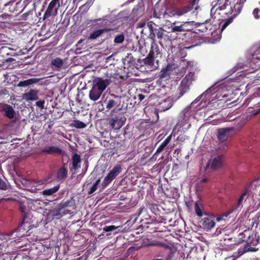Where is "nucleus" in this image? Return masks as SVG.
<instances>
[{
  "label": "nucleus",
  "instance_id": "f257e3e1",
  "mask_svg": "<svg viewBox=\"0 0 260 260\" xmlns=\"http://www.w3.org/2000/svg\"><path fill=\"white\" fill-rule=\"evenodd\" d=\"M13 234L9 233L2 236L0 238V254L9 255L10 260H17L19 258V254L16 253L17 250L24 244H20L21 241L16 239Z\"/></svg>",
  "mask_w": 260,
  "mask_h": 260
},
{
  "label": "nucleus",
  "instance_id": "f03ea898",
  "mask_svg": "<svg viewBox=\"0 0 260 260\" xmlns=\"http://www.w3.org/2000/svg\"><path fill=\"white\" fill-rule=\"evenodd\" d=\"M192 9V6H191L189 4L185 6L179 8L166 6V11L164 19L165 21L171 23L173 18L182 16Z\"/></svg>",
  "mask_w": 260,
  "mask_h": 260
},
{
  "label": "nucleus",
  "instance_id": "7ed1b4c3",
  "mask_svg": "<svg viewBox=\"0 0 260 260\" xmlns=\"http://www.w3.org/2000/svg\"><path fill=\"white\" fill-rule=\"evenodd\" d=\"M172 25L171 27V32L178 34L182 32L192 31L194 29L196 23L194 21L182 22L174 21L172 22Z\"/></svg>",
  "mask_w": 260,
  "mask_h": 260
},
{
  "label": "nucleus",
  "instance_id": "20e7f679",
  "mask_svg": "<svg viewBox=\"0 0 260 260\" xmlns=\"http://www.w3.org/2000/svg\"><path fill=\"white\" fill-rule=\"evenodd\" d=\"M123 99L121 96L116 95L114 94H111L109 96H108L104 102L106 105V108L110 110L112 108H114L113 110L114 112L115 110L120 111L122 109L124 108V106L123 103Z\"/></svg>",
  "mask_w": 260,
  "mask_h": 260
},
{
  "label": "nucleus",
  "instance_id": "39448f33",
  "mask_svg": "<svg viewBox=\"0 0 260 260\" xmlns=\"http://www.w3.org/2000/svg\"><path fill=\"white\" fill-rule=\"evenodd\" d=\"M255 238V235L252 230L248 229L238 235L235 244L238 245L245 242L246 243V245L254 246L256 244L257 242Z\"/></svg>",
  "mask_w": 260,
  "mask_h": 260
},
{
  "label": "nucleus",
  "instance_id": "423d86ee",
  "mask_svg": "<svg viewBox=\"0 0 260 260\" xmlns=\"http://www.w3.org/2000/svg\"><path fill=\"white\" fill-rule=\"evenodd\" d=\"M31 226L28 219H26V217L22 218L21 223L19 225L17 228L14 229L10 233H13V236L16 237V239H19V241L23 240L25 239H21L25 236H27V233L29 230V227Z\"/></svg>",
  "mask_w": 260,
  "mask_h": 260
},
{
  "label": "nucleus",
  "instance_id": "0eeeda50",
  "mask_svg": "<svg viewBox=\"0 0 260 260\" xmlns=\"http://www.w3.org/2000/svg\"><path fill=\"white\" fill-rule=\"evenodd\" d=\"M122 166L120 164L115 165L109 172L102 182L103 187H106L115 179L121 172Z\"/></svg>",
  "mask_w": 260,
  "mask_h": 260
},
{
  "label": "nucleus",
  "instance_id": "6e6552de",
  "mask_svg": "<svg viewBox=\"0 0 260 260\" xmlns=\"http://www.w3.org/2000/svg\"><path fill=\"white\" fill-rule=\"evenodd\" d=\"M126 121L125 117L121 113H119L114 117L108 119L110 126L114 129H119L124 124Z\"/></svg>",
  "mask_w": 260,
  "mask_h": 260
},
{
  "label": "nucleus",
  "instance_id": "1a4fd4ad",
  "mask_svg": "<svg viewBox=\"0 0 260 260\" xmlns=\"http://www.w3.org/2000/svg\"><path fill=\"white\" fill-rule=\"evenodd\" d=\"M59 0H52L49 3L46 10L43 18L44 19L49 18L51 16H56L57 15L58 9L59 7Z\"/></svg>",
  "mask_w": 260,
  "mask_h": 260
},
{
  "label": "nucleus",
  "instance_id": "9d476101",
  "mask_svg": "<svg viewBox=\"0 0 260 260\" xmlns=\"http://www.w3.org/2000/svg\"><path fill=\"white\" fill-rule=\"evenodd\" d=\"M176 67V65L174 63H168L159 72L158 75L159 79L165 81L169 80L171 79V72L175 70Z\"/></svg>",
  "mask_w": 260,
  "mask_h": 260
},
{
  "label": "nucleus",
  "instance_id": "9b49d317",
  "mask_svg": "<svg viewBox=\"0 0 260 260\" xmlns=\"http://www.w3.org/2000/svg\"><path fill=\"white\" fill-rule=\"evenodd\" d=\"M251 183L246 185L243 188L242 193L240 196L236 205V208H242L243 207V203L250 196L251 191Z\"/></svg>",
  "mask_w": 260,
  "mask_h": 260
},
{
  "label": "nucleus",
  "instance_id": "f8f14e48",
  "mask_svg": "<svg viewBox=\"0 0 260 260\" xmlns=\"http://www.w3.org/2000/svg\"><path fill=\"white\" fill-rule=\"evenodd\" d=\"M166 6L165 5H159L156 4L152 10V16L155 18L164 19Z\"/></svg>",
  "mask_w": 260,
  "mask_h": 260
},
{
  "label": "nucleus",
  "instance_id": "ddd939ff",
  "mask_svg": "<svg viewBox=\"0 0 260 260\" xmlns=\"http://www.w3.org/2000/svg\"><path fill=\"white\" fill-rule=\"evenodd\" d=\"M110 84V80L108 79H103L101 78L97 77L93 80V85L97 88L104 91L106 87Z\"/></svg>",
  "mask_w": 260,
  "mask_h": 260
},
{
  "label": "nucleus",
  "instance_id": "4468645a",
  "mask_svg": "<svg viewBox=\"0 0 260 260\" xmlns=\"http://www.w3.org/2000/svg\"><path fill=\"white\" fill-rule=\"evenodd\" d=\"M137 61L141 66H146L153 69L157 68V66H154V57L149 54L143 59H138Z\"/></svg>",
  "mask_w": 260,
  "mask_h": 260
},
{
  "label": "nucleus",
  "instance_id": "2eb2a0df",
  "mask_svg": "<svg viewBox=\"0 0 260 260\" xmlns=\"http://www.w3.org/2000/svg\"><path fill=\"white\" fill-rule=\"evenodd\" d=\"M234 130L233 127H228L219 128L217 131V138L219 141L224 142L226 141L229 137V133Z\"/></svg>",
  "mask_w": 260,
  "mask_h": 260
},
{
  "label": "nucleus",
  "instance_id": "dca6fc26",
  "mask_svg": "<svg viewBox=\"0 0 260 260\" xmlns=\"http://www.w3.org/2000/svg\"><path fill=\"white\" fill-rule=\"evenodd\" d=\"M214 218L213 217L208 215L202 219L200 222L203 228L206 230H210L213 228L215 225Z\"/></svg>",
  "mask_w": 260,
  "mask_h": 260
},
{
  "label": "nucleus",
  "instance_id": "f3484780",
  "mask_svg": "<svg viewBox=\"0 0 260 260\" xmlns=\"http://www.w3.org/2000/svg\"><path fill=\"white\" fill-rule=\"evenodd\" d=\"M22 99L26 101H36L39 99L38 91L36 89H30L28 92L23 94Z\"/></svg>",
  "mask_w": 260,
  "mask_h": 260
},
{
  "label": "nucleus",
  "instance_id": "a211bd4d",
  "mask_svg": "<svg viewBox=\"0 0 260 260\" xmlns=\"http://www.w3.org/2000/svg\"><path fill=\"white\" fill-rule=\"evenodd\" d=\"M222 162V156L218 155L215 157L213 160H210L208 162L205 169L207 170L208 168L211 166L212 169H216L221 166Z\"/></svg>",
  "mask_w": 260,
  "mask_h": 260
},
{
  "label": "nucleus",
  "instance_id": "6ab92c4d",
  "mask_svg": "<svg viewBox=\"0 0 260 260\" xmlns=\"http://www.w3.org/2000/svg\"><path fill=\"white\" fill-rule=\"evenodd\" d=\"M81 161L80 155L77 153L74 154L72 157V167L70 168V171H74V173H75V171L81 168Z\"/></svg>",
  "mask_w": 260,
  "mask_h": 260
},
{
  "label": "nucleus",
  "instance_id": "aec40b11",
  "mask_svg": "<svg viewBox=\"0 0 260 260\" xmlns=\"http://www.w3.org/2000/svg\"><path fill=\"white\" fill-rule=\"evenodd\" d=\"M190 85L181 81L180 84L178 88V93L175 95V100H178L181 98L186 92L189 90Z\"/></svg>",
  "mask_w": 260,
  "mask_h": 260
},
{
  "label": "nucleus",
  "instance_id": "412c9836",
  "mask_svg": "<svg viewBox=\"0 0 260 260\" xmlns=\"http://www.w3.org/2000/svg\"><path fill=\"white\" fill-rule=\"evenodd\" d=\"M42 153H45L47 154H59L60 155L62 153V150L56 146H45L41 150Z\"/></svg>",
  "mask_w": 260,
  "mask_h": 260
},
{
  "label": "nucleus",
  "instance_id": "4be33fe9",
  "mask_svg": "<svg viewBox=\"0 0 260 260\" xmlns=\"http://www.w3.org/2000/svg\"><path fill=\"white\" fill-rule=\"evenodd\" d=\"M114 29L110 28H104L102 29H98L93 31L88 37V39L93 40L96 39L99 37L101 36L102 34L113 30Z\"/></svg>",
  "mask_w": 260,
  "mask_h": 260
},
{
  "label": "nucleus",
  "instance_id": "5701e85b",
  "mask_svg": "<svg viewBox=\"0 0 260 260\" xmlns=\"http://www.w3.org/2000/svg\"><path fill=\"white\" fill-rule=\"evenodd\" d=\"M173 105V102L170 98H167L161 102L158 107L160 112H164L170 109Z\"/></svg>",
  "mask_w": 260,
  "mask_h": 260
},
{
  "label": "nucleus",
  "instance_id": "b1692460",
  "mask_svg": "<svg viewBox=\"0 0 260 260\" xmlns=\"http://www.w3.org/2000/svg\"><path fill=\"white\" fill-rule=\"evenodd\" d=\"M3 105L5 107L3 108L2 111L4 112V115L10 119L14 118L15 115V111L13 107L7 104H3Z\"/></svg>",
  "mask_w": 260,
  "mask_h": 260
},
{
  "label": "nucleus",
  "instance_id": "393cba45",
  "mask_svg": "<svg viewBox=\"0 0 260 260\" xmlns=\"http://www.w3.org/2000/svg\"><path fill=\"white\" fill-rule=\"evenodd\" d=\"M103 92L92 85V88L89 93V99L93 101H96L100 99Z\"/></svg>",
  "mask_w": 260,
  "mask_h": 260
},
{
  "label": "nucleus",
  "instance_id": "a878e982",
  "mask_svg": "<svg viewBox=\"0 0 260 260\" xmlns=\"http://www.w3.org/2000/svg\"><path fill=\"white\" fill-rule=\"evenodd\" d=\"M216 88L215 85H213L204 91L201 95L200 99H202V102H206L207 100H209L211 95L215 93Z\"/></svg>",
  "mask_w": 260,
  "mask_h": 260
},
{
  "label": "nucleus",
  "instance_id": "bb28decb",
  "mask_svg": "<svg viewBox=\"0 0 260 260\" xmlns=\"http://www.w3.org/2000/svg\"><path fill=\"white\" fill-rule=\"evenodd\" d=\"M210 20H206L205 22L203 23H199L196 22V24L194 26V27H199L200 28L198 29V30L201 32H206L208 29L211 30L212 29V25L211 24H208Z\"/></svg>",
  "mask_w": 260,
  "mask_h": 260
},
{
  "label": "nucleus",
  "instance_id": "cd10ccee",
  "mask_svg": "<svg viewBox=\"0 0 260 260\" xmlns=\"http://www.w3.org/2000/svg\"><path fill=\"white\" fill-rule=\"evenodd\" d=\"M14 50L10 47L5 46L0 47V57L2 59L5 58L7 56H12Z\"/></svg>",
  "mask_w": 260,
  "mask_h": 260
},
{
  "label": "nucleus",
  "instance_id": "c85d7f7f",
  "mask_svg": "<svg viewBox=\"0 0 260 260\" xmlns=\"http://www.w3.org/2000/svg\"><path fill=\"white\" fill-rule=\"evenodd\" d=\"M62 210L58 205L55 208L49 211V215L52 219H59L63 216V214L61 213Z\"/></svg>",
  "mask_w": 260,
  "mask_h": 260
},
{
  "label": "nucleus",
  "instance_id": "c756f323",
  "mask_svg": "<svg viewBox=\"0 0 260 260\" xmlns=\"http://www.w3.org/2000/svg\"><path fill=\"white\" fill-rule=\"evenodd\" d=\"M146 25L148 27L149 30V34L148 37L151 41H154L155 40V34L154 33L155 31V29H156L157 28H155L154 26H156L157 25L152 21H148Z\"/></svg>",
  "mask_w": 260,
  "mask_h": 260
},
{
  "label": "nucleus",
  "instance_id": "7c9ffc66",
  "mask_svg": "<svg viewBox=\"0 0 260 260\" xmlns=\"http://www.w3.org/2000/svg\"><path fill=\"white\" fill-rule=\"evenodd\" d=\"M40 81V79L38 78H30L26 80L22 81L19 82L18 84V86L21 87H26L34 84L37 83Z\"/></svg>",
  "mask_w": 260,
  "mask_h": 260
},
{
  "label": "nucleus",
  "instance_id": "2f4dec72",
  "mask_svg": "<svg viewBox=\"0 0 260 260\" xmlns=\"http://www.w3.org/2000/svg\"><path fill=\"white\" fill-rule=\"evenodd\" d=\"M60 188V185L57 184L54 187L44 189L41 192V194L44 196H50L57 192Z\"/></svg>",
  "mask_w": 260,
  "mask_h": 260
},
{
  "label": "nucleus",
  "instance_id": "473e14b6",
  "mask_svg": "<svg viewBox=\"0 0 260 260\" xmlns=\"http://www.w3.org/2000/svg\"><path fill=\"white\" fill-rule=\"evenodd\" d=\"M196 79L195 73L194 71L189 72L185 77L182 80V81L188 83L189 85L192 84L193 81Z\"/></svg>",
  "mask_w": 260,
  "mask_h": 260
},
{
  "label": "nucleus",
  "instance_id": "72a5a7b5",
  "mask_svg": "<svg viewBox=\"0 0 260 260\" xmlns=\"http://www.w3.org/2000/svg\"><path fill=\"white\" fill-rule=\"evenodd\" d=\"M155 41L156 40H155L154 41H151V49L149 53V54L153 56L154 57L155 55H157L160 54L158 46L156 43H155Z\"/></svg>",
  "mask_w": 260,
  "mask_h": 260
},
{
  "label": "nucleus",
  "instance_id": "f704fd0d",
  "mask_svg": "<svg viewBox=\"0 0 260 260\" xmlns=\"http://www.w3.org/2000/svg\"><path fill=\"white\" fill-rule=\"evenodd\" d=\"M194 210L196 214L200 217H201L203 215H207L206 212H203V205L199 203L198 202H196L194 204Z\"/></svg>",
  "mask_w": 260,
  "mask_h": 260
},
{
  "label": "nucleus",
  "instance_id": "c9c22d12",
  "mask_svg": "<svg viewBox=\"0 0 260 260\" xmlns=\"http://www.w3.org/2000/svg\"><path fill=\"white\" fill-rule=\"evenodd\" d=\"M68 173V171L64 167L60 168L57 173V178L58 179H64L66 178Z\"/></svg>",
  "mask_w": 260,
  "mask_h": 260
},
{
  "label": "nucleus",
  "instance_id": "e433bc0d",
  "mask_svg": "<svg viewBox=\"0 0 260 260\" xmlns=\"http://www.w3.org/2000/svg\"><path fill=\"white\" fill-rule=\"evenodd\" d=\"M11 188V185L5 178H1L0 177V189L3 190H6Z\"/></svg>",
  "mask_w": 260,
  "mask_h": 260
},
{
  "label": "nucleus",
  "instance_id": "4c0bfd02",
  "mask_svg": "<svg viewBox=\"0 0 260 260\" xmlns=\"http://www.w3.org/2000/svg\"><path fill=\"white\" fill-rule=\"evenodd\" d=\"M166 30L162 27H158L155 29L154 32L155 39L157 38L159 41H161L165 36Z\"/></svg>",
  "mask_w": 260,
  "mask_h": 260
},
{
  "label": "nucleus",
  "instance_id": "58836bf2",
  "mask_svg": "<svg viewBox=\"0 0 260 260\" xmlns=\"http://www.w3.org/2000/svg\"><path fill=\"white\" fill-rule=\"evenodd\" d=\"M71 126L77 128H83L86 126V124L80 120H75L73 121Z\"/></svg>",
  "mask_w": 260,
  "mask_h": 260
},
{
  "label": "nucleus",
  "instance_id": "ea45409f",
  "mask_svg": "<svg viewBox=\"0 0 260 260\" xmlns=\"http://www.w3.org/2000/svg\"><path fill=\"white\" fill-rule=\"evenodd\" d=\"M182 118L179 122L177 124V126H184L186 123V109H185L181 113Z\"/></svg>",
  "mask_w": 260,
  "mask_h": 260
},
{
  "label": "nucleus",
  "instance_id": "a19ab883",
  "mask_svg": "<svg viewBox=\"0 0 260 260\" xmlns=\"http://www.w3.org/2000/svg\"><path fill=\"white\" fill-rule=\"evenodd\" d=\"M11 15L7 13L2 14L0 15V23H9L11 20Z\"/></svg>",
  "mask_w": 260,
  "mask_h": 260
},
{
  "label": "nucleus",
  "instance_id": "79ce46f5",
  "mask_svg": "<svg viewBox=\"0 0 260 260\" xmlns=\"http://www.w3.org/2000/svg\"><path fill=\"white\" fill-rule=\"evenodd\" d=\"M144 6H137L136 7L133 9V13L136 16H142L143 14Z\"/></svg>",
  "mask_w": 260,
  "mask_h": 260
},
{
  "label": "nucleus",
  "instance_id": "37998d69",
  "mask_svg": "<svg viewBox=\"0 0 260 260\" xmlns=\"http://www.w3.org/2000/svg\"><path fill=\"white\" fill-rule=\"evenodd\" d=\"M51 64L57 68H60L63 64V61L61 58H56L52 60Z\"/></svg>",
  "mask_w": 260,
  "mask_h": 260
},
{
  "label": "nucleus",
  "instance_id": "c03bdc74",
  "mask_svg": "<svg viewBox=\"0 0 260 260\" xmlns=\"http://www.w3.org/2000/svg\"><path fill=\"white\" fill-rule=\"evenodd\" d=\"M73 201L72 200H68L66 202L62 201L58 204L59 207L63 210L66 207H71L72 206Z\"/></svg>",
  "mask_w": 260,
  "mask_h": 260
},
{
  "label": "nucleus",
  "instance_id": "a18cd8bd",
  "mask_svg": "<svg viewBox=\"0 0 260 260\" xmlns=\"http://www.w3.org/2000/svg\"><path fill=\"white\" fill-rule=\"evenodd\" d=\"M9 93L8 91L4 88L0 90V101H3L5 98H8Z\"/></svg>",
  "mask_w": 260,
  "mask_h": 260
},
{
  "label": "nucleus",
  "instance_id": "49530a36",
  "mask_svg": "<svg viewBox=\"0 0 260 260\" xmlns=\"http://www.w3.org/2000/svg\"><path fill=\"white\" fill-rule=\"evenodd\" d=\"M106 19H102V18H99V19H92L88 21L87 24L89 25L90 26H95L96 25H100V23H98V21H102L106 20Z\"/></svg>",
  "mask_w": 260,
  "mask_h": 260
},
{
  "label": "nucleus",
  "instance_id": "de8ad7c7",
  "mask_svg": "<svg viewBox=\"0 0 260 260\" xmlns=\"http://www.w3.org/2000/svg\"><path fill=\"white\" fill-rule=\"evenodd\" d=\"M100 182V179H98L93 184L92 186L89 189L88 191V194H91L93 193L97 189L98 186Z\"/></svg>",
  "mask_w": 260,
  "mask_h": 260
},
{
  "label": "nucleus",
  "instance_id": "09e8293b",
  "mask_svg": "<svg viewBox=\"0 0 260 260\" xmlns=\"http://www.w3.org/2000/svg\"><path fill=\"white\" fill-rule=\"evenodd\" d=\"M120 228V226H115L113 225L105 226L103 228V231L106 232H109L116 230Z\"/></svg>",
  "mask_w": 260,
  "mask_h": 260
},
{
  "label": "nucleus",
  "instance_id": "8fccbe9b",
  "mask_svg": "<svg viewBox=\"0 0 260 260\" xmlns=\"http://www.w3.org/2000/svg\"><path fill=\"white\" fill-rule=\"evenodd\" d=\"M19 210L22 214V218L26 217V219H29V214L25 212V208L23 206H20Z\"/></svg>",
  "mask_w": 260,
  "mask_h": 260
},
{
  "label": "nucleus",
  "instance_id": "3c124183",
  "mask_svg": "<svg viewBox=\"0 0 260 260\" xmlns=\"http://www.w3.org/2000/svg\"><path fill=\"white\" fill-rule=\"evenodd\" d=\"M124 37L123 34H120L116 36L114 42L116 44L122 43L124 41Z\"/></svg>",
  "mask_w": 260,
  "mask_h": 260
},
{
  "label": "nucleus",
  "instance_id": "603ef678",
  "mask_svg": "<svg viewBox=\"0 0 260 260\" xmlns=\"http://www.w3.org/2000/svg\"><path fill=\"white\" fill-rule=\"evenodd\" d=\"M167 145H168L166 143H165L164 142H163L161 144V145L157 148L156 152L153 155V157H154L156 154L161 152Z\"/></svg>",
  "mask_w": 260,
  "mask_h": 260
},
{
  "label": "nucleus",
  "instance_id": "864d4df0",
  "mask_svg": "<svg viewBox=\"0 0 260 260\" xmlns=\"http://www.w3.org/2000/svg\"><path fill=\"white\" fill-rule=\"evenodd\" d=\"M233 19L234 18L233 17H230L227 19L221 27V31H223L230 23H231L233 22Z\"/></svg>",
  "mask_w": 260,
  "mask_h": 260
},
{
  "label": "nucleus",
  "instance_id": "5fc2aeb1",
  "mask_svg": "<svg viewBox=\"0 0 260 260\" xmlns=\"http://www.w3.org/2000/svg\"><path fill=\"white\" fill-rule=\"evenodd\" d=\"M226 1H228V0H225ZM222 4V0H216L213 1L212 3V5L213 6V7L211 10V12H212L214 7L217 6V5H221Z\"/></svg>",
  "mask_w": 260,
  "mask_h": 260
},
{
  "label": "nucleus",
  "instance_id": "6e6d98bb",
  "mask_svg": "<svg viewBox=\"0 0 260 260\" xmlns=\"http://www.w3.org/2000/svg\"><path fill=\"white\" fill-rule=\"evenodd\" d=\"M36 104L37 106L40 107L41 109H43L44 108L45 101L44 100L39 101L36 103Z\"/></svg>",
  "mask_w": 260,
  "mask_h": 260
},
{
  "label": "nucleus",
  "instance_id": "4d7b16f0",
  "mask_svg": "<svg viewBox=\"0 0 260 260\" xmlns=\"http://www.w3.org/2000/svg\"><path fill=\"white\" fill-rule=\"evenodd\" d=\"M259 10L258 8H255L253 11V15L255 19H259L260 18L258 13Z\"/></svg>",
  "mask_w": 260,
  "mask_h": 260
},
{
  "label": "nucleus",
  "instance_id": "13d9d810",
  "mask_svg": "<svg viewBox=\"0 0 260 260\" xmlns=\"http://www.w3.org/2000/svg\"><path fill=\"white\" fill-rule=\"evenodd\" d=\"M2 60L3 61V62H1V63H3V66L4 65V63L8 62H12L14 60H15V59L13 58H3L2 59Z\"/></svg>",
  "mask_w": 260,
  "mask_h": 260
},
{
  "label": "nucleus",
  "instance_id": "bf43d9fd",
  "mask_svg": "<svg viewBox=\"0 0 260 260\" xmlns=\"http://www.w3.org/2000/svg\"><path fill=\"white\" fill-rule=\"evenodd\" d=\"M172 135H170L164 141L165 143H166L167 145L170 143L172 139Z\"/></svg>",
  "mask_w": 260,
  "mask_h": 260
},
{
  "label": "nucleus",
  "instance_id": "052dcab7",
  "mask_svg": "<svg viewBox=\"0 0 260 260\" xmlns=\"http://www.w3.org/2000/svg\"><path fill=\"white\" fill-rule=\"evenodd\" d=\"M138 100L140 101H142L145 99V96L142 94H139L138 95Z\"/></svg>",
  "mask_w": 260,
  "mask_h": 260
},
{
  "label": "nucleus",
  "instance_id": "680f3d73",
  "mask_svg": "<svg viewBox=\"0 0 260 260\" xmlns=\"http://www.w3.org/2000/svg\"><path fill=\"white\" fill-rule=\"evenodd\" d=\"M146 25V24L145 23V22H141V23H139L138 24V26L137 27H139V28H143V27H144L145 25Z\"/></svg>",
  "mask_w": 260,
  "mask_h": 260
},
{
  "label": "nucleus",
  "instance_id": "e2e57ef3",
  "mask_svg": "<svg viewBox=\"0 0 260 260\" xmlns=\"http://www.w3.org/2000/svg\"><path fill=\"white\" fill-rule=\"evenodd\" d=\"M145 209L144 207H141L139 208L138 211V215H140L142 213L143 210Z\"/></svg>",
  "mask_w": 260,
  "mask_h": 260
},
{
  "label": "nucleus",
  "instance_id": "0e129e2a",
  "mask_svg": "<svg viewBox=\"0 0 260 260\" xmlns=\"http://www.w3.org/2000/svg\"><path fill=\"white\" fill-rule=\"evenodd\" d=\"M245 251H255V249L254 248H249L247 250H245Z\"/></svg>",
  "mask_w": 260,
  "mask_h": 260
},
{
  "label": "nucleus",
  "instance_id": "69168bd1",
  "mask_svg": "<svg viewBox=\"0 0 260 260\" xmlns=\"http://www.w3.org/2000/svg\"><path fill=\"white\" fill-rule=\"evenodd\" d=\"M47 181V179H44V180H40L38 181V183H40V184H44L45 183V182H46Z\"/></svg>",
  "mask_w": 260,
  "mask_h": 260
},
{
  "label": "nucleus",
  "instance_id": "338daca9",
  "mask_svg": "<svg viewBox=\"0 0 260 260\" xmlns=\"http://www.w3.org/2000/svg\"><path fill=\"white\" fill-rule=\"evenodd\" d=\"M192 64H193V63H192V61H187V65L186 66V68L187 67H188V66H192Z\"/></svg>",
  "mask_w": 260,
  "mask_h": 260
},
{
  "label": "nucleus",
  "instance_id": "774afa93",
  "mask_svg": "<svg viewBox=\"0 0 260 260\" xmlns=\"http://www.w3.org/2000/svg\"><path fill=\"white\" fill-rule=\"evenodd\" d=\"M255 217L258 218L260 217V212L257 213V214L255 215Z\"/></svg>",
  "mask_w": 260,
  "mask_h": 260
}]
</instances>
